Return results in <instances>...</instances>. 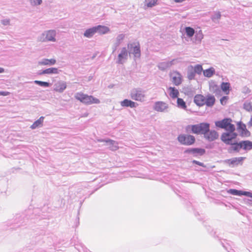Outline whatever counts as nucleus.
Returning a JSON list of instances; mask_svg holds the SVG:
<instances>
[{"label":"nucleus","mask_w":252,"mask_h":252,"mask_svg":"<svg viewBox=\"0 0 252 252\" xmlns=\"http://www.w3.org/2000/svg\"><path fill=\"white\" fill-rule=\"evenodd\" d=\"M177 102L178 107L184 109L187 108L186 103L182 98H178Z\"/></svg>","instance_id":"nucleus-29"},{"label":"nucleus","mask_w":252,"mask_h":252,"mask_svg":"<svg viewBox=\"0 0 252 252\" xmlns=\"http://www.w3.org/2000/svg\"><path fill=\"white\" fill-rule=\"evenodd\" d=\"M244 159V158L243 157L234 158L228 159V163L230 164L238 165V164L242 163Z\"/></svg>","instance_id":"nucleus-22"},{"label":"nucleus","mask_w":252,"mask_h":252,"mask_svg":"<svg viewBox=\"0 0 252 252\" xmlns=\"http://www.w3.org/2000/svg\"><path fill=\"white\" fill-rule=\"evenodd\" d=\"M158 0H145V4L148 7H152L156 5Z\"/></svg>","instance_id":"nucleus-30"},{"label":"nucleus","mask_w":252,"mask_h":252,"mask_svg":"<svg viewBox=\"0 0 252 252\" xmlns=\"http://www.w3.org/2000/svg\"><path fill=\"white\" fill-rule=\"evenodd\" d=\"M9 22V20L6 21V23H8Z\"/></svg>","instance_id":"nucleus-45"},{"label":"nucleus","mask_w":252,"mask_h":252,"mask_svg":"<svg viewBox=\"0 0 252 252\" xmlns=\"http://www.w3.org/2000/svg\"><path fill=\"white\" fill-rule=\"evenodd\" d=\"M232 145H233V149L234 150L239 151L240 149L242 148L240 142L239 143H232Z\"/></svg>","instance_id":"nucleus-36"},{"label":"nucleus","mask_w":252,"mask_h":252,"mask_svg":"<svg viewBox=\"0 0 252 252\" xmlns=\"http://www.w3.org/2000/svg\"><path fill=\"white\" fill-rule=\"evenodd\" d=\"M242 148L245 150H250L252 149V142L250 141H243L240 142Z\"/></svg>","instance_id":"nucleus-23"},{"label":"nucleus","mask_w":252,"mask_h":252,"mask_svg":"<svg viewBox=\"0 0 252 252\" xmlns=\"http://www.w3.org/2000/svg\"><path fill=\"white\" fill-rule=\"evenodd\" d=\"M193 163H195L196 164H197V165H199V166H203V167H204V164H203V163L200 162H199V161H197V160H193Z\"/></svg>","instance_id":"nucleus-41"},{"label":"nucleus","mask_w":252,"mask_h":252,"mask_svg":"<svg viewBox=\"0 0 252 252\" xmlns=\"http://www.w3.org/2000/svg\"><path fill=\"white\" fill-rule=\"evenodd\" d=\"M130 46L133 48L132 54L135 57H139L140 56V45L139 43H133L132 44H128V47Z\"/></svg>","instance_id":"nucleus-12"},{"label":"nucleus","mask_w":252,"mask_h":252,"mask_svg":"<svg viewBox=\"0 0 252 252\" xmlns=\"http://www.w3.org/2000/svg\"><path fill=\"white\" fill-rule=\"evenodd\" d=\"M244 108L248 111H252V102L247 101L244 103Z\"/></svg>","instance_id":"nucleus-32"},{"label":"nucleus","mask_w":252,"mask_h":252,"mask_svg":"<svg viewBox=\"0 0 252 252\" xmlns=\"http://www.w3.org/2000/svg\"><path fill=\"white\" fill-rule=\"evenodd\" d=\"M128 55L127 51L126 48L124 47L121 52V53L118 55V63H122L123 60H126L127 59Z\"/></svg>","instance_id":"nucleus-14"},{"label":"nucleus","mask_w":252,"mask_h":252,"mask_svg":"<svg viewBox=\"0 0 252 252\" xmlns=\"http://www.w3.org/2000/svg\"><path fill=\"white\" fill-rule=\"evenodd\" d=\"M228 99V96H223L222 97L220 100V103L222 105H224L226 104L227 100Z\"/></svg>","instance_id":"nucleus-38"},{"label":"nucleus","mask_w":252,"mask_h":252,"mask_svg":"<svg viewBox=\"0 0 252 252\" xmlns=\"http://www.w3.org/2000/svg\"><path fill=\"white\" fill-rule=\"evenodd\" d=\"M248 125L250 126H252V117L251 118L249 122L248 123Z\"/></svg>","instance_id":"nucleus-43"},{"label":"nucleus","mask_w":252,"mask_h":252,"mask_svg":"<svg viewBox=\"0 0 252 252\" xmlns=\"http://www.w3.org/2000/svg\"><path fill=\"white\" fill-rule=\"evenodd\" d=\"M59 73V71L57 68L51 67L43 70L41 73H39V74L42 75L46 74H58Z\"/></svg>","instance_id":"nucleus-20"},{"label":"nucleus","mask_w":252,"mask_h":252,"mask_svg":"<svg viewBox=\"0 0 252 252\" xmlns=\"http://www.w3.org/2000/svg\"><path fill=\"white\" fill-rule=\"evenodd\" d=\"M56 32L55 31H49L46 33L45 40L46 41H55Z\"/></svg>","instance_id":"nucleus-19"},{"label":"nucleus","mask_w":252,"mask_h":252,"mask_svg":"<svg viewBox=\"0 0 252 252\" xmlns=\"http://www.w3.org/2000/svg\"><path fill=\"white\" fill-rule=\"evenodd\" d=\"M30 1L34 5H39L42 2V0H30Z\"/></svg>","instance_id":"nucleus-37"},{"label":"nucleus","mask_w":252,"mask_h":252,"mask_svg":"<svg viewBox=\"0 0 252 252\" xmlns=\"http://www.w3.org/2000/svg\"><path fill=\"white\" fill-rule=\"evenodd\" d=\"M215 98L213 95L208 94L206 97L200 94L195 95L194 98V103L199 106L206 105L208 107H212L215 102Z\"/></svg>","instance_id":"nucleus-1"},{"label":"nucleus","mask_w":252,"mask_h":252,"mask_svg":"<svg viewBox=\"0 0 252 252\" xmlns=\"http://www.w3.org/2000/svg\"><path fill=\"white\" fill-rule=\"evenodd\" d=\"M96 32H98L100 34H103L107 33L109 31V29L106 26L98 25L94 27Z\"/></svg>","instance_id":"nucleus-17"},{"label":"nucleus","mask_w":252,"mask_h":252,"mask_svg":"<svg viewBox=\"0 0 252 252\" xmlns=\"http://www.w3.org/2000/svg\"><path fill=\"white\" fill-rule=\"evenodd\" d=\"M10 94L9 92H0V95L6 96Z\"/></svg>","instance_id":"nucleus-42"},{"label":"nucleus","mask_w":252,"mask_h":252,"mask_svg":"<svg viewBox=\"0 0 252 252\" xmlns=\"http://www.w3.org/2000/svg\"><path fill=\"white\" fill-rule=\"evenodd\" d=\"M221 90L226 94H228L230 90V84L228 82H222L220 85Z\"/></svg>","instance_id":"nucleus-25"},{"label":"nucleus","mask_w":252,"mask_h":252,"mask_svg":"<svg viewBox=\"0 0 252 252\" xmlns=\"http://www.w3.org/2000/svg\"><path fill=\"white\" fill-rule=\"evenodd\" d=\"M237 136L236 133L234 132H224L221 135V140L226 144H232V140L235 139Z\"/></svg>","instance_id":"nucleus-6"},{"label":"nucleus","mask_w":252,"mask_h":252,"mask_svg":"<svg viewBox=\"0 0 252 252\" xmlns=\"http://www.w3.org/2000/svg\"><path fill=\"white\" fill-rule=\"evenodd\" d=\"M75 98L86 104H98L100 102L98 99L82 92L77 93L75 95Z\"/></svg>","instance_id":"nucleus-3"},{"label":"nucleus","mask_w":252,"mask_h":252,"mask_svg":"<svg viewBox=\"0 0 252 252\" xmlns=\"http://www.w3.org/2000/svg\"><path fill=\"white\" fill-rule=\"evenodd\" d=\"M194 70L195 72H196L197 74H200L201 73V72L203 70V68L201 65L197 64L194 66Z\"/></svg>","instance_id":"nucleus-35"},{"label":"nucleus","mask_w":252,"mask_h":252,"mask_svg":"<svg viewBox=\"0 0 252 252\" xmlns=\"http://www.w3.org/2000/svg\"><path fill=\"white\" fill-rule=\"evenodd\" d=\"M56 63V61L55 59H44L42 61L39 62L40 65H53Z\"/></svg>","instance_id":"nucleus-27"},{"label":"nucleus","mask_w":252,"mask_h":252,"mask_svg":"<svg viewBox=\"0 0 252 252\" xmlns=\"http://www.w3.org/2000/svg\"><path fill=\"white\" fill-rule=\"evenodd\" d=\"M105 142L109 144V148L110 150L112 151H115L118 149L119 147L118 146V143L116 142L115 141L109 139L107 140H105Z\"/></svg>","instance_id":"nucleus-24"},{"label":"nucleus","mask_w":252,"mask_h":252,"mask_svg":"<svg viewBox=\"0 0 252 252\" xmlns=\"http://www.w3.org/2000/svg\"><path fill=\"white\" fill-rule=\"evenodd\" d=\"M204 136L205 138L209 141H212L219 138L218 133L214 130H209L205 133Z\"/></svg>","instance_id":"nucleus-9"},{"label":"nucleus","mask_w":252,"mask_h":252,"mask_svg":"<svg viewBox=\"0 0 252 252\" xmlns=\"http://www.w3.org/2000/svg\"><path fill=\"white\" fill-rule=\"evenodd\" d=\"M171 80L175 86H179L182 83V76L177 71H173L169 74Z\"/></svg>","instance_id":"nucleus-7"},{"label":"nucleus","mask_w":252,"mask_h":252,"mask_svg":"<svg viewBox=\"0 0 252 252\" xmlns=\"http://www.w3.org/2000/svg\"><path fill=\"white\" fill-rule=\"evenodd\" d=\"M178 140L182 145L189 146L195 143V138L191 135L181 134L178 136Z\"/></svg>","instance_id":"nucleus-5"},{"label":"nucleus","mask_w":252,"mask_h":252,"mask_svg":"<svg viewBox=\"0 0 252 252\" xmlns=\"http://www.w3.org/2000/svg\"><path fill=\"white\" fill-rule=\"evenodd\" d=\"M238 128L241 135L242 136L248 137L250 135V132L247 129L246 126L245 124L240 123L239 124Z\"/></svg>","instance_id":"nucleus-13"},{"label":"nucleus","mask_w":252,"mask_h":252,"mask_svg":"<svg viewBox=\"0 0 252 252\" xmlns=\"http://www.w3.org/2000/svg\"><path fill=\"white\" fill-rule=\"evenodd\" d=\"M34 83L37 84L40 86H43L45 87H48L50 86V84L47 82H43L41 81L35 80L34 81Z\"/></svg>","instance_id":"nucleus-34"},{"label":"nucleus","mask_w":252,"mask_h":252,"mask_svg":"<svg viewBox=\"0 0 252 252\" xmlns=\"http://www.w3.org/2000/svg\"><path fill=\"white\" fill-rule=\"evenodd\" d=\"M210 129V124L207 123H202L196 125H189L187 126V131L190 130L192 133L196 134H203L208 132Z\"/></svg>","instance_id":"nucleus-2"},{"label":"nucleus","mask_w":252,"mask_h":252,"mask_svg":"<svg viewBox=\"0 0 252 252\" xmlns=\"http://www.w3.org/2000/svg\"><path fill=\"white\" fill-rule=\"evenodd\" d=\"M44 119V117H40L37 120L35 121L32 124V125L31 126V128L33 129L37 128V127L41 126L43 125Z\"/></svg>","instance_id":"nucleus-21"},{"label":"nucleus","mask_w":252,"mask_h":252,"mask_svg":"<svg viewBox=\"0 0 252 252\" xmlns=\"http://www.w3.org/2000/svg\"><path fill=\"white\" fill-rule=\"evenodd\" d=\"M220 17H221V14L220 13V12H218L216 14L215 17L213 18V20H216V19H217V20H219L220 18Z\"/></svg>","instance_id":"nucleus-40"},{"label":"nucleus","mask_w":252,"mask_h":252,"mask_svg":"<svg viewBox=\"0 0 252 252\" xmlns=\"http://www.w3.org/2000/svg\"><path fill=\"white\" fill-rule=\"evenodd\" d=\"M121 105L124 107H130L131 108L135 107L138 105L136 103L127 99H125L121 101Z\"/></svg>","instance_id":"nucleus-15"},{"label":"nucleus","mask_w":252,"mask_h":252,"mask_svg":"<svg viewBox=\"0 0 252 252\" xmlns=\"http://www.w3.org/2000/svg\"><path fill=\"white\" fill-rule=\"evenodd\" d=\"M215 125L217 127L224 129L229 132H234L235 130V126L232 124V120L230 118L216 121Z\"/></svg>","instance_id":"nucleus-4"},{"label":"nucleus","mask_w":252,"mask_h":252,"mask_svg":"<svg viewBox=\"0 0 252 252\" xmlns=\"http://www.w3.org/2000/svg\"><path fill=\"white\" fill-rule=\"evenodd\" d=\"M4 71V69L3 68L0 67V73H2Z\"/></svg>","instance_id":"nucleus-44"},{"label":"nucleus","mask_w":252,"mask_h":252,"mask_svg":"<svg viewBox=\"0 0 252 252\" xmlns=\"http://www.w3.org/2000/svg\"><path fill=\"white\" fill-rule=\"evenodd\" d=\"M227 192L232 195H242V191L238 190L235 189H230L227 191Z\"/></svg>","instance_id":"nucleus-33"},{"label":"nucleus","mask_w":252,"mask_h":252,"mask_svg":"<svg viewBox=\"0 0 252 252\" xmlns=\"http://www.w3.org/2000/svg\"><path fill=\"white\" fill-rule=\"evenodd\" d=\"M168 108V105L162 101H158L155 103L154 109L158 112H163Z\"/></svg>","instance_id":"nucleus-11"},{"label":"nucleus","mask_w":252,"mask_h":252,"mask_svg":"<svg viewBox=\"0 0 252 252\" xmlns=\"http://www.w3.org/2000/svg\"><path fill=\"white\" fill-rule=\"evenodd\" d=\"M242 195H244L247 196H249L252 197V193L249 191H242Z\"/></svg>","instance_id":"nucleus-39"},{"label":"nucleus","mask_w":252,"mask_h":252,"mask_svg":"<svg viewBox=\"0 0 252 252\" xmlns=\"http://www.w3.org/2000/svg\"><path fill=\"white\" fill-rule=\"evenodd\" d=\"M168 91L169 92V95L172 98L174 99L178 97L179 92L175 87H170L168 88Z\"/></svg>","instance_id":"nucleus-16"},{"label":"nucleus","mask_w":252,"mask_h":252,"mask_svg":"<svg viewBox=\"0 0 252 252\" xmlns=\"http://www.w3.org/2000/svg\"><path fill=\"white\" fill-rule=\"evenodd\" d=\"M187 152L196 154L199 156L204 155L205 153V150L201 148H192L186 151Z\"/></svg>","instance_id":"nucleus-18"},{"label":"nucleus","mask_w":252,"mask_h":252,"mask_svg":"<svg viewBox=\"0 0 252 252\" xmlns=\"http://www.w3.org/2000/svg\"><path fill=\"white\" fill-rule=\"evenodd\" d=\"M96 33L95 29L94 27L87 30L84 32V36L88 38L92 37Z\"/></svg>","instance_id":"nucleus-26"},{"label":"nucleus","mask_w":252,"mask_h":252,"mask_svg":"<svg viewBox=\"0 0 252 252\" xmlns=\"http://www.w3.org/2000/svg\"><path fill=\"white\" fill-rule=\"evenodd\" d=\"M186 32L188 36L192 37L194 34V30L193 28L189 27H186L185 29Z\"/></svg>","instance_id":"nucleus-31"},{"label":"nucleus","mask_w":252,"mask_h":252,"mask_svg":"<svg viewBox=\"0 0 252 252\" xmlns=\"http://www.w3.org/2000/svg\"><path fill=\"white\" fill-rule=\"evenodd\" d=\"M215 73V69L213 67L206 69L203 71V74L205 77H211Z\"/></svg>","instance_id":"nucleus-28"},{"label":"nucleus","mask_w":252,"mask_h":252,"mask_svg":"<svg viewBox=\"0 0 252 252\" xmlns=\"http://www.w3.org/2000/svg\"><path fill=\"white\" fill-rule=\"evenodd\" d=\"M66 83L64 81H58L54 85V90L58 93H63L66 88Z\"/></svg>","instance_id":"nucleus-10"},{"label":"nucleus","mask_w":252,"mask_h":252,"mask_svg":"<svg viewBox=\"0 0 252 252\" xmlns=\"http://www.w3.org/2000/svg\"><path fill=\"white\" fill-rule=\"evenodd\" d=\"M130 97L135 100L142 101L144 99L145 95L142 91L135 89L131 92Z\"/></svg>","instance_id":"nucleus-8"}]
</instances>
